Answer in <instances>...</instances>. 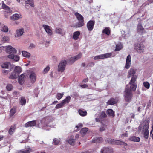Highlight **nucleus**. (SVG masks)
I'll return each instance as SVG.
<instances>
[{"instance_id":"1","label":"nucleus","mask_w":153,"mask_h":153,"mask_svg":"<svg viewBox=\"0 0 153 153\" xmlns=\"http://www.w3.org/2000/svg\"><path fill=\"white\" fill-rule=\"evenodd\" d=\"M136 71L134 69L131 68L128 71L127 77L129 78L131 77L130 81L129 84L130 85V90L131 91H135L137 88V84L136 81L137 80V76L135 74Z\"/></svg>"},{"instance_id":"2","label":"nucleus","mask_w":153,"mask_h":153,"mask_svg":"<svg viewBox=\"0 0 153 153\" xmlns=\"http://www.w3.org/2000/svg\"><path fill=\"white\" fill-rule=\"evenodd\" d=\"M149 127V121L146 120L143 122L142 125H140L138 127L139 133L143 134L144 137L146 139H147L149 137V131L148 129Z\"/></svg>"},{"instance_id":"3","label":"nucleus","mask_w":153,"mask_h":153,"mask_svg":"<svg viewBox=\"0 0 153 153\" xmlns=\"http://www.w3.org/2000/svg\"><path fill=\"white\" fill-rule=\"evenodd\" d=\"M112 55V54L111 53H108L105 54H101L94 56V59L95 60L104 59L105 58H109Z\"/></svg>"},{"instance_id":"4","label":"nucleus","mask_w":153,"mask_h":153,"mask_svg":"<svg viewBox=\"0 0 153 153\" xmlns=\"http://www.w3.org/2000/svg\"><path fill=\"white\" fill-rule=\"evenodd\" d=\"M125 100L126 101L129 102L131 99L132 94L130 90L126 88L125 90Z\"/></svg>"},{"instance_id":"5","label":"nucleus","mask_w":153,"mask_h":153,"mask_svg":"<svg viewBox=\"0 0 153 153\" xmlns=\"http://www.w3.org/2000/svg\"><path fill=\"white\" fill-rule=\"evenodd\" d=\"M135 49L139 53H143L144 51V46L142 44H135Z\"/></svg>"},{"instance_id":"6","label":"nucleus","mask_w":153,"mask_h":153,"mask_svg":"<svg viewBox=\"0 0 153 153\" xmlns=\"http://www.w3.org/2000/svg\"><path fill=\"white\" fill-rule=\"evenodd\" d=\"M66 64V60H64L61 61L58 66V71L63 72L65 69Z\"/></svg>"},{"instance_id":"7","label":"nucleus","mask_w":153,"mask_h":153,"mask_svg":"<svg viewBox=\"0 0 153 153\" xmlns=\"http://www.w3.org/2000/svg\"><path fill=\"white\" fill-rule=\"evenodd\" d=\"M4 47L6 52L8 53L13 54H16V50L10 45L5 46Z\"/></svg>"},{"instance_id":"8","label":"nucleus","mask_w":153,"mask_h":153,"mask_svg":"<svg viewBox=\"0 0 153 153\" xmlns=\"http://www.w3.org/2000/svg\"><path fill=\"white\" fill-rule=\"evenodd\" d=\"M46 120L45 118H43L41 120L38 121V124H37L38 127L39 128H44V129H46L44 128V127L47 126V124L46 123Z\"/></svg>"},{"instance_id":"9","label":"nucleus","mask_w":153,"mask_h":153,"mask_svg":"<svg viewBox=\"0 0 153 153\" xmlns=\"http://www.w3.org/2000/svg\"><path fill=\"white\" fill-rule=\"evenodd\" d=\"M24 33V29L22 28L17 29L15 32V37L19 38L22 36Z\"/></svg>"},{"instance_id":"10","label":"nucleus","mask_w":153,"mask_h":153,"mask_svg":"<svg viewBox=\"0 0 153 153\" xmlns=\"http://www.w3.org/2000/svg\"><path fill=\"white\" fill-rule=\"evenodd\" d=\"M82 56V53H80L77 55L70 58L69 59V62L71 64L73 63L74 62L80 58Z\"/></svg>"},{"instance_id":"11","label":"nucleus","mask_w":153,"mask_h":153,"mask_svg":"<svg viewBox=\"0 0 153 153\" xmlns=\"http://www.w3.org/2000/svg\"><path fill=\"white\" fill-rule=\"evenodd\" d=\"M95 22L92 20H90L87 23V27L88 31H91L93 29L94 25Z\"/></svg>"},{"instance_id":"12","label":"nucleus","mask_w":153,"mask_h":153,"mask_svg":"<svg viewBox=\"0 0 153 153\" xmlns=\"http://www.w3.org/2000/svg\"><path fill=\"white\" fill-rule=\"evenodd\" d=\"M131 56L130 55H128L127 57L125 68L128 69L130 67L131 64Z\"/></svg>"},{"instance_id":"13","label":"nucleus","mask_w":153,"mask_h":153,"mask_svg":"<svg viewBox=\"0 0 153 153\" xmlns=\"http://www.w3.org/2000/svg\"><path fill=\"white\" fill-rule=\"evenodd\" d=\"M29 75L31 82L32 83H34L36 80V74L33 72L31 71L30 72Z\"/></svg>"},{"instance_id":"14","label":"nucleus","mask_w":153,"mask_h":153,"mask_svg":"<svg viewBox=\"0 0 153 153\" xmlns=\"http://www.w3.org/2000/svg\"><path fill=\"white\" fill-rule=\"evenodd\" d=\"M113 150L112 148L104 147L102 149L100 153H112Z\"/></svg>"},{"instance_id":"15","label":"nucleus","mask_w":153,"mask_h":153,"mask_svg":"<svg viewBox=\"0 0 153 153\" xmlns=\"http://www.w3.org/2000/svg\"><path fill=\"white\" fill-rule=\"evenodd\" d=\"M43 27L48 35L50 36L52 34V32L51 29V27L50 26L43 25Z\"/></svg>"},{"instance_id":"16","label":"nucleus","mask_w":153,"mask_h":153,"mask_svg":"<svg viewBox=\"0 0 153 153\" xmlns=\"http://www.w3.org/2000/svg\"><path fill=\"white\" fill-rule=\"evenodd\" d=\"M14 54H10L8 55L7 56L8 57L12 59L16 62L18 61L20 59V57L19 56L14 55Z\"/></svg>"},{"instance_id":"17","label":"nucleus","mask_w":153,"mask_h":153,"mask_svg":"<svg viewBox=\"0 0 153 153\" xmlns=\"http://www.w3.org/2000/svg\"><path fill=\"white\" fill-rule=\"evenodd\" d=\"M111 143L112 144H116L117 145H123L124 146H126L127 144L124 142L121 141L120 140H111Z\"/></svg>"},{"instance_id":"18","label":"nucleus","mask_w":153,"mask_h":153,"mask_svg":"<svg viewBox=\"0 0 153 153\" xmlns=\"http://www.w3.org/2000/svg\"><path fill=\"white\" fill-rule=\"evenodd\" d=\"M33 150L30 147L25 148V150H22L18 151L16 153H30Z\"/></svg>"},{"instance_id":"19","label":"nucleus","mask_w":153,"mask_h":153,"mask_svg":"<svg viewBox=\"0 0 153 153\" xmlns=\"http://www.w3.org/2000/svg\"><path fill=\"white\" fill-rule=\"evenodd\" d=\"M36 124V122L35 120L29 121L27 122L25 125V127H28L34 126Z\"/></svg>"},{"instance_id":"20","label":"nucleus","mask_w":153,"mask_h":153,"mask_svg":"<svg viewBox=\"0 0 153 153\" xmlns=\"http://www.w3.org/2000/svg\"><path fill=\"white\" fill-rule=\"evenodd\" d=\"M74 137L73 136H71L68 137V143L71 145H74L76 140L74 139Z\"/></svg>"},{"instance_id":"21","label":"nucleus","mask_w":153,"mask_h":153,"mask_svg":"<svg viewBox=\"0 0 153 153\" xmlns=\"http://www.w3.org/2000/svg\"><path fill=\"white\" fill-rule=\"evenodd\" d=\"M55 32L58 34L63 36L65 34L64 30L61 28H57L55 29Z\"/></svg>"},{"instance_id":"22","label":"nucleus","mask_w":153,"mask_h":153,"mask_svg":"<svg viewBox=\"0 0 153 153\" xmlns=\"http://www.w3.org/2000/svg\"><path fill=\"white\" fill-rule=\"evenodd\" d=\"M137 31L138 33L141 34L143 33L144 32V29L140 23L138 24L137 25Z\"/></svg>"},{"instance_id":"23","label":"nucleus","mask_w":153,"mask_h":153,"mask_svg":"<svg viewBox=\"0 0 153 153\" xmlns=\"http://www.w3.org/2000/svg\"><path fill=\"white\" fill-rule=\"evenodd\" d=\"M118 99L116 98H111L107 102V103L108 105H114L118 101Z\"/></svg>"},{"instance_id":"24","label":"nucleus","mask_w":153,"mask_h":153,"mask_svg":"<svg viewBox=\"0 0 153 153\" xmlns=\"http://www.w3.org/2000/svg\"><path fill=\"white\" fill-rule=\"evenodd\" d=\"M25 75L22 74H21L19 77L18 81L19 83L21 85L24 82L25 78Z\"/></svg>"},{"instance_id":"25","label":"nucleus","mask_w":153,"mask_h":153,"mask_svg":"<svg viewBox=\"0 0 153 153\" xmlns=\"http://www.w3.org/2000/svg\"><path fill=\"white\" fill-rule=\"evenodd\" d=\"M129 140L130 141L137 142H139L140 140L139 137L134 136L130 137Z\"/></svg>"},{"instance_id":"26","label":"nucleus","mask_w":153,"mask_h":153,"mask_svg":"<svg viewBox=\"0 0 153 153\" xmlns=\"http://www.w3.org/2000/svg\"><path fill=\"white\" fill-rule=\"evenodd\" d=\"M22 55L24 57L29 58L31 56L30 54L28 52L25 51H23L22 52Z\"/></svg>"},{"instance_id":"27","label":"nucleus","mask_w":153,"mask_h":153,"mask_svg":"<svg viewBox=\"0 0 153 153\" xmlns=\"http://www.w3.org/2000/svg\"><path fill=\"white\" fill-rule=\"evenodd\" d=\"M80 35V32L79 31H77L73 33V38L75 40H78Z\"/></svg>"},{"instance_id":"28","label":"nucleus","mask_w":153,"mask_h":153,"mask_svg":"<svg viewBox=\"0 0 153 153\" xmlns=\"http://www.w3.org/2000/svg\"><path fill=\"white\" fill-rule=\"evenodd\" d=\"M18 76V74L13 71L11 73V74L9 76V78L10 79H16Z\"/></svg>"},{"instance_id":"29","label":"nucleus","mask_w":153,"mask_h":153,"mask_svg":"<svg viewBox=\"0 0 153 153\" xmlns=\"http://www.w3.org/2000/svg\"><path fill=\"white\" fill-rule=\"evenodd\" d=\"M77 19L79 20H83V17L78 13H76L75 14Z\"/></svg>"},{"instance_id":"30","label":"nucleus","mask_w":153,"mask_h":153,"mask_svg":"<svg viewBox=\"0 0 153 153\" xmlns=\"http://www.w3.org/2000/svg\"><path fill=\"white\" fill-rule=\"evenodd\" d=\"M25 2L26 4L30 5L31 6L33 7H34L33 0H27L25 1Z\"/></svg>"},{"instance_id":"31","label":"nucleus","mask_w":153,"mask_h":153,"mask_svg":"<svg viewBox=\"0 0 153 153\" xmlns=\"http://www.w3.org/2000/svg\"><path fill=\"white\" fill-rule=\"evenodd\" d=\"M19 14H15L10 17V19L13 20H17L19 19Z\"/></svg>"},{"instance_id":"32","label":"nucleus","mask_w":153,"mask_h":153,"mask_svg":"<svg viewBox=\"0 0 153 153\" xmlns=\"http://www.w3.org/2000/svg\"><path fill=\"white\" fill-rule=\"evenodd\" d=\"M123 47V46L122 44L120 43H119L116 45V49H115V51H119L121 50Z\"/></svg>"},{"instance_id":"33","label":"nucleus","mask_w":153,"mask_h":153,"mask_svg":"<svg viewBox=\"0 0 153 153\" xmlns=\"http://www.w3.org/2000/svg\"><path fill=\"white\" fill-rule=\"evenodd\" d=\"M78 112L79 114L82 116H85L87 114V112L86 111L81 109L79 110Z\"/></svg>"},{"instance_id":"34","label":"nucleus","mask_w":153,"mask_h":153,"mask_svg":"<svg viewBox=\"0 0 153 153\" xmlns=\"http://www.w3.org/2000/svg\"><path fill=\"white\" fill-rule=\"evenodd\" d=\"M84 20H80L76 24L75 27H80L84 25Z\"/></svg>"},{"instance_id":"35","label":"nucleus","mask_w":153,"mask_h":153,"mask_svg":"<svg viewBox=\"0 0 153 153\" xmlns=\"http://www.w3.org/2000/svg\"><path fill=\"white\" fill-rule=\"evenodd\" d=\"M22 71V68L19 66H16L15 68L14 72L16 74H19Z\"/></svg>"},{"instance_id":"36","label":"nucleus","mask_w":153,"mask_h":153,"mask_svg":"<svg viewBox=\"0 0 153 153\" xmlns=\"http://www.w3.org/2000/svg\"><path fill=\"white\" fill-rule=\"evenodd\" d=\"M2 7L3 8L7 10V12L9 13H10L12 12V11L10 10L9 7L6 5L4 3H2Z\"/></svg>"},{"instance_id":"37","label":"nucleus","mask_w":153,"mask_h":153,"mask_svg":"<svg viewBox=\"0 0 153 153\" xmlns=\"http://www.w3.org/2000/svg\"><path fill=\"white\" fill-rule=\"evenodd\" d=\"M71 98L69 96L66 97L62 101V103H63L64 105H65V104L66 103H68L71 100Z\"/></svg>"},{"instance_id":"38","label":"nucleus","mask_w":153,"mask_h":153,"mask_svg":"<svg viewBox=\"0 0 153 153\" xmlns=\"http://www.w3.org/2000/svg\"><path fill=\"white\" fill-rule=\"evenodd\" d=\"M102 139L101 137H96L93 139L92 140V142L95 143H100L102 141Z\"/></svg>"},{"instance_id":"39","label":"nucleus","mask_w":153,"mask_h":153,"mask_svg":"<svg viewBox=\"0 0 153 153\" xmlns=\"http://www.w3.org/2000/svg\"><path fill=\"white\" fill-rule=\"evenodd\" d=\"M107 114L110 116L113 117L114 115V113L112 110L111 109H108L107 110Z\"/></svg>"},{"instance_id":"40","label":"nucleus","mask_w":153,"mask_h":153,"mask_svg":"<svg viewBox=\"0 0 153 153\" xmlns=\"http://www.w3.org/2000/svg\"><path fill=\"white\" fill-rule=\"evenodd\" d=\"M20 102L22 105H25L26 103V100L25 98L23 97H21Z\"/></svg>"},{"instance_id":"41","label":"nucleus","mask_w":153,"mask_h":153,"mask_svg":"<svg viewBox=\"0 0 153 153\" xmlns=\"http://www.w3.org/2000/svg\"><path fill=\"white\" fill-rule=\"evenodd\" d=\"M9 38L8 37L5 36L3 37L1 39V41L2 43L7 42L9 41Z\"/></svg>"},{"instance_id":"42","label":"nucleus","mask_w":153,"mask_h":153,"mask_svg":"<svg viewBox=\"0 0 153 153\" xmlns=\"http://www.w3.org/2000/svg\"><path fill=\"white\" fill-rule=\"evenodd\" d=\"M10 65V64L9 62H5L1 66L3 68H7Z\"/></svg>"},{"instance_id":"43","label":"nucleus","mask_w":153,"mask_h":153,"mask_svg":"<svg viewBox=\"0 0 153 153\" xmlns=\"http://www.w3.org/2000/svg\"><path fill=\"white\" fill-rule=\"evenodd\" d=\"M88 130V128H84L81 130L80 132L82 135H84L85 134Z\"/></svg>"},{"instance_id":"44","label":"nucleus","mask_w":153,"mask_h":153,"mask_svg":"<svg viewBox=\"0 0 153 153\" xmlns=\"http://www.w3.org/2000/svg\"><path fill=\"white\" fill-rule=\"evenodd\" d=\"M110 30L109 29L106 27L102 31V33H104L107 35H109L110 33Z\"/></svg>"},{"instance_id":"45","label":"nucleus","mask_w":153,"mask_h":153,"mask_svg":"<svg viewBox=\"0 0 153 153\" xmlns=\"http://www.w3.org/2000/svg\"><path fill=\"white\" fill-rule=\"evenodd\" d=\"M13 88V87L11 84H8L6 87V89L9 91L12 90Z\"/></svg>"},{"instance_id":"46","label":"nucleus","mask_w":153,"mask_h":153,"mask_svg":"<svg viewBox=\"0 0 153 153\" xmlns=\"http://www.w3.org/2000/svg\"><path fill=\"white\" fill-rule=\"evenodd\" d=\"M64 105L63 104V103L61 101V102L60 103L57 104L55 107V108L56 109H58L62 107H63Z\"/></svg>"},{"instance_id":"47","label":"nucleus","mask_w":153,"mask_h":153,"mask_svg":"<svg viewBox=\"0 0 153 153\" xmlns=\"http://www.w3.org/2000/svg\"><path fill=\"white\" fill-rule=\"evenodd\" d=\"M15 128L14 127L11 126L9 130V133L10 134H12L14 132Z\"/></svg>"},{"instance_id":"48","label":"nucleus","mask_w":153,"mask_h":153,"mask_svg":"<svg viewBox=\"0 0 153 153\" xmlns=\"http://www.w3.org/2000/svg\"><path fill=\"white\" fill-rule=\"evenodd\" d=\"M64 94V93H57L56 97L58 100H60Z\"/></svg>"},{"instance_id":"49","label":"nucleus","mask_w":153,"mask_h":153,"mask_svg":"<svg viewBox=\"0 0 153 153\" xmlns=\"http://www.w3.org/2000/svg\"><path fill=\"white\" fill-rule=\"evenodd\" d=\"M143 84L144 86L147 89H149V88L150 85L148 82H144Z\"/></svg>"},{"instance_id":"50","label":"nucleus","mask_w":153,"mask_h":153,"mask_svg":"<svg viewBox=\"0 0 153 153\" xmlns=\"http://www.w3.org/2000/svg\"><path fill=\"white\" fill-rule=\"evenodd\" d=\"M2 31L5 32H7L8 30V28L7 26H4L1 29Z\"/></svg>"},{"instance_id":"51","label":"nucleus","mask_w":153,"mask_h":153,"mask_svg":"<svg viewBox=\"0 0 153 153\" xmlns=\"http://www.w3.org/2000/svg\"><path fill=\"white\" fill-rule=\"evenodd\" d=\"M16 112V110L14 108H12L10 111V116H13Z\"/></svg>"},{"instance_id":"52","label":"nucleus","mask_w":153,"mask_h":153,"mask_svg":"<svg viewBox=\"0 0 153 153\" xmlns=\"http://www.w3.org/2000/svg\"><path fill=\"white\" fill-rule=\"evenodd\" d=\"M60 142V139L55 138L53 140V143L55 145L58 144Z\"/></svg>"},{"instance_id":"53","label":"nucleus","mask_w":153,"mask_h":153,"mask_svg":"<svg viewBox=\"0 0 153 153\" xmlns=\"http://www.w3.org/2000/svg\"><path fill=\"white\" fill-rule=\"evenodd\" d=\"M35 47L36 45L35 44L33 43H31L30 44L28 47V48L29 49H32L35 48Z\"/></svg>"},{"instance_id":"54","label":"nucleus","mask_w":153,"mask_h":153,"mask_svg":"<svg viewBox=\"0 0 153 153\" xmlns=\"http://www.w3.org/2000/svg\"><path fill=\"white\" fill-rule=\"evenodd\" d=\"M50 69V67L48 66H47L46 68H45L43 71V73L44 74H45L47 72H48V71H49Z\"/></svg>"},{"instance_id":"55","label":"nucleus","mask_w":153,"mask_h":153,"mask_svg":"<svg viewBox=\"0 0 153 153\" xmlns=\"http://www.w3.org/2000/svg\"><path fill=\"white\" fill-rule=\"evenodd\" d=\"M106 117V115L105 113L104 112H102L101 113V115L100 116V118H105Z\"/></svg>"},{"instance_id":"56","label":"nucleus","mask_w":153,"mask_h":153,"mask_svg":"<svg viewBox=\"0 0 153 153\" xmlns=\"http://www.w3.org/2000/svg\"><path fill=\"white\" fill-rule=\"evenodd\" d=\"M104 126L100 128L99 130L100 131H102L105 130L106 128V125H104Z\"/></svg>"},{"instance_id":"57","label":"nucleus","mask_w":153,"mask_h":153,"mask_svg":"<svg viewBox=\"0 0 153 153\" xmlns=\"http://www.w3.org/2000/svg\"><path fill=\"white\" fill-rule=\"evenodd\" d=\"M79 86L81 88H87L88 87V85L86 84H84L83 85H80Z\"/></svg>"},{"instance_id":"58","label":"nucleus","mask_w":153,"mask_h":153,"mask_svg":"<svg viewBox=\"0 0 153 153\" xmlns=\"http://www.w3.org/2000/svg\"><path fill=\"white\" fill-rule=\"evenodd\" d=\"M83 126V125L82 123H80L78 125L76 126V127L77 128V129H78L79 128L82 127Z\"/></svg>"},{"instance_id":"59","label":"nucleus","mask_w":153,"mask_h":153,"mask_svg":"<svg viewBox=\"0 0 153 153\" xmlns=\"http://www.w3.org/2000/svg\"><path fill=\"white\" fill-rule=\"evenodd\" d=\"M128 134L127 133V131H126V132L124 134H122L121 135V137H127Z\"/></svg>"},{"instance_id":"60","label":"nucleus","mask_w":153,"mask_h":153,"mask_svg":"<svg viewBox=\"0 0 153 153\" xmlns=\"http://www.w3.org/2000/svg\"><path fill=\"white\" fill-rule=\"evenodd\" d=\"M3 74L4 75H6L9 73V71L6 70H3L2 71Z\"/></svg>"},{"instance_id":"61","label":"nucleus","mask_w":153,"mask_h":153,"mask_svg":"<svg viewBox=\"0 0 153 153\" xmlns=\"http://www.w3.org/2000/svg\"><path fill=\"white\" fill-rule=\"evenodd\" d=\"M4 49V46H0V53H1L2 50Z\"/></svg>"},{"instance_id":"62","label":"nucleus","mask_w":153,"mask_h":153,"mask_svg":"<svg viewBox=\"0 0 153 153\" xmlns=\"http://www.w3.org/2000/svg\"><path fill=\"white\" fill-rule=\"evenodd\" d=\"M151 100H150L149 101V102L148 103L147 106V108H149V107L151 106Z\"/></svg>"},{"instance_id":"63","label":"nucleus","mask_w":153,"mask_h":153,"mask_svg":"<svg viewBox=\"0 0 153 153\" xmlns=\"http://www.w3.org/2000/svg\"><path fill=\"white\" fill-rule=\"evenodd\" d=\"M88 81V78H86L84 79L82 81L83 82L86 83Z\"/></svg>"},{"instance_id":"64","label":"nucleus","mask_w":153,"mask_h":153,"mask_svg":"<svg viewBox=\"0 0 153 153\" xmlns=\"http://www.w3.org/2000/svg\"><path fill=\"white\" fill-rule=\"evenodd\" d=\"M79 134H77L75 136V139L76 140V141L79 138Z\"/></svg>"}]
</instances>
